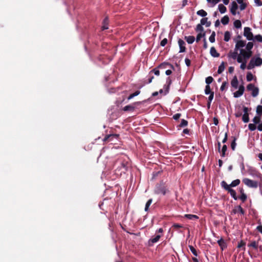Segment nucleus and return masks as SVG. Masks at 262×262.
<instances>
[{"label": "nucleus", "instance_id": "obj_43", "mask_svg": "<svg viewBox=\"0 0 262 262\" xmlns=\"http://www.w3.org/2000/svg\"><path fill=\"white\" fill-rule=\"evenodd\" d=\"M160 237H161L160 235H157L155 237L151 238L150 241L152 243H157L158 241H159Z\"/></svg>", "mask_w": 262, "mask_h": 262}, {"label": "nucleus", "instance_id": "obj_35", "mask_svg": "<svg viewBox=\"0 0 262 262\" xmlns=\"http://www.w3.org/2000/svg\"><path fill=\"white\" fill-rule=\"evenodd\" d=\"M255 66V65L254 64V59L252 58L250 60V62L249 63V64L247 66V69L249 70H251V69H252L253 68H254Z\"/></svg>", "mask_w": 262, "mask_h": 262}, {"label": "nucleus", "instance_id": "obj_2", "mask_svg": "<svg viewBox=\"0 0 262 262\" xmlns=\"http://www.w3.org/2000/svg\"><path fill=\"white\" fill-rule=\"evenodd\" d=\"M221 186L226 191H228L231 195V196L235 200H237L238 199V196L236 195V191L230 187V186H228V184L224 181H223L221 183Z\"/></svg>", "mask_w": 262, "mask_h": 262}, {"label": "nucleus", "instance_id": "obj_1", "mask_svg": "<svg viewBox=\"0 0 262 262\" xmlns=\"http://www.w3.org/2000/svg\"><path fill=\"white\" fill-rule=\"evenodd\" d=\"M154 192L155 193L157 194L165 195L167 193L169 192L167 184L163 181H160L156 185Z\"/></svg>", "mask_w": 262, "mask_h": 262}, {"label": "nucleus", "instance_id": "obj_26", "mask_svg": "<svg viewBox=\"0 0 262 262\" xmlns=\"http://www.w3.org/2000/svg\"><path fill=\"white\" fill-rule=\"evenodd\" d=\"M240 182H241L240 180L236 179V180L233 181L230 185H228V186H230V188L233 187H236L240 184Z\"/></svg>", "mask_w": 262, "mask_h": 262}, {"label": "nucleus", "instance_id": "obj_58", "mask_svg": "<svg viewBox=\"0 0 262 262\" xmlns=\"http://www.w3.org/2000/svg\"><path fill=\"white\" fill-rule=\"evenodd\" d=\"M254 39L259 42L262 41V36L260 34L256 35L254 37Z\"/></svg>", "mask_w": 262, "mask_h": 262}, {"label": "nucleus", "instance_id": "obj_52", "mask_svg": "<svg viewBox=\"0 0 262 262\" xmlns=\"http://www.w3.org/2000/svg\"><path fill=\"white\" fill-rule=\"evenodd\" d=\"M213 81V78L211 76H208L206 78V83L207 85H209Z\"/></svg>", "mask_w": 262, "mask_h": 262}, {"label": "nucleus", "instance_id": "obj_55", "mask_svg": "<svg viewBox=\"0 0 262 262\" xmlns=\"http://www.w3.org/2000/svg\"><path fill=\"white\" fill-rule=\"evenodd\" d=\"M152 73H154L157 76H159L160 75V71L157 68H155L151 70L149 72V74H150Z\"/></svg>", "mask_w": 262, "mask_h": 262}, {"label": "nucleus", "instance_id": "obj_53", "mask_svg": "<svg viewBox=\"0 0 262 262\" xmlns=\"http://www.w3.org/2000/svg\"><path fill=\"white\" fill-rule=\"evenodd\" d=\"M227 146L226 145H224L223 146V147H222V154H221V156L222 157H225V152L226 151H227Z\"/></svg>", "mask_w": 262, "mask_h": 262}, {"label": "nucleus", "instance_id": "obj_46", "mask_svg": "<svg viewBox=\"0 0 262 262\" xmlns=\"http://www.w3.org/2000/svg\"><path fill=\"white\" fill-rule=\"evenodd\" d=\"M246 79L248 81H251L253 79V75L251 72H248Z\"/></svg>", "mask_w": 262, "mask_h": 262}, {"label": "nucleus", "instance_id": "obj_57", "mask_svg": "<svg viewBox=\"0 0 262 262\" xmlns=\"http://www.w3.org/2000/svg\"><path fill=\"white\" fill-rule=\"evenodd\" d=\"M168 42V40L167 38H165L163 40H161L160 42V45L162 47H164Z\"/></svg>", "mask_w": 262, "mask_h": 262}, {"label": "nucleus", "instance_id": "obj_16", "mask_svg": "<svg viewBox=\"0 0 262 262\" xmlns=\"http://www.w3.org/2000/svg\"><path fill=\"white\" fill-rule=\"evenodd\" d=\"M119 137L118 135L117 134H110L106 135L104 139H103V141L104 142H106L107 141H111L113 139V138H117Z\"/></svg>", "mask_w": 262, "mask_h": 262}, {"label": "nucleus", "instance_id": "obj_63", "mask_svg": "<svg viewBox=\"0 0 262 262\" xmlns=\"http://www.w3.org/2000/svg\"><path fill=\"white\" fill-rule=\"evenodd\" d=\"M210 95L208 97V101H209V102H211L212 100H213V97H214V92H212L211 93L209 94Z\"/></svg>", "mask_w": 262, "mask_h": 262}, {"label": "nucleus", "instance_id": "obj_37", "mask_svg": "<svg viewBox=\"0 0 262 262\" xmlns=\"http://www.w3.org/2000/svg\"><path fill=\"white\" fill-rule=\"evenodd\" d=\"M140 93V91H136L135 93L130 94L127 98V99L128 100H130L131 99H132L133 98H134V97L135 96H138L139 94Z\"/></svg>", "mask_w": 262, "mask_h": 262}, {"label": "nucleus", "instance_id": "obj_60", "mask_svg": "<svg viewBox=\"0 0 262 262\" xmlns=\"http://www.w3.org/2000/svg\"><path fill=\"white\" fill-rule=\"evenodd\" d=\"M246 63H247V61L244 60V62H243L240 66V68L242 70H245L246 68Z\"/></svg>", "mask_w": 262, "mask_h": 262}, {"label": "nucleus", "instance_id": "obj_62", "mask_svg": "<svg viewBox=\"0 0 262 262\" xmlns=\"http://www.w3.org/2000/svg\"><path fill=\"white\" fill-rule=\"evenodd\" d=\"M181 116V114L177 113V114H176L175 115H174L173 116L172 118H173V119H174L176 120H178L180 118Z\"/></svg>", "mask_w": 262, "mask_h": 262}, {"label": "nucleus", "instance_id": "obj_27", "mask_svg": "<svg viewBox=\"0 0 262 262\" xmlns=\"http://www.w3.org/2000/svg\"><path fill=\"white\" fill-rule=\"evenodd\" d=\"M225 63L223 61L221 63V64L220 65V66L219 67L218 70H217L218 74H220L224 71L225 68Z\"/></svg>", "mask_w": 262, "mask_h": 262}, {"label": "nucleus", "instance_id": "obj_10", "mask_svg": "<svg viewBox=\"0 0 262 262\" xmlns=\"http://www.w3.org/2000/svg\"><path fill=\"white\" fill-rule=\"evenodd\" d=\"M246 41L239 40H237L236 42L234 50L237 51L241 48H243L246 46Z\"/></svg>", "mask_w": 262, "mask_h": 262}, {"label": "nucleus", "instance_id": "obj_42", "mask_svg": "<svg viewBox=\"0 0 262 262\" xmlns=\"http://www.w3.org/2000/svg\"><path fill=\"white\" fill-rule=\"evenodd\" d=\"M256 113L258 116H261L262 115V106L258 105L256 107Z\"/></svg>", "mask_w": 262, "mask_h": 262}, {"label": "nucleus", "instance_id": "obj_51", "mask_svg": "<svg viewBox=\"0 0 262 262\" xmlns=\"http://www.w3.org/2000/svg\"><path fill=\"white\" fill-rule=\"evenodd\" d=\"M212 92L211 91L210 86L209 85H206L205 89V93L206 95L211 93Z\"/></svg>", "mask_w": 262, "mask_h": 262}, {"label": "nucleus", "instance_id": "obj_45", "mask_svg": "<svg viewBox=\"0 0 262 262\" xmlns=\"http://www.w3.org/2000/svg\"><path fill=\"white\" fill-rule=\"evenodd\" d=\"M205 36V32L199 33L196 36V41L199 42L201 38L202 37H204Z\"/></svg>", "mask_w": 262, "mask_h": 262}, {"label": "nucleus", "instance_id": "obj_34", "mask_svg": "<svg viewBox=\"0 0 262 262\" xmlns=\"http://www.w3.org/2000/svg\"><path fill=\"white\" fill-rule=\"evenodd\" d=\"M252 121L255 124L259 123L261 121V116H255L254 117V118L253 119Z\"/></svg>", "mask_w": 262, "mask_h": 262}, {"label": "nucleus", "instance_id": "obj_31", "mask_svg": "<svg viewBox=\"0 0 262 262\" xmlns=\"http://www.w3.org/2000/svg\"><path fill=\"white\" fill-rule=\"evenodd\" d=\"M232 138L233 139V140L231 143V148L233 150H234L236 145V138L235 137H232Z\"/></svg>", "mask_w": 262, "mask_h": 262}, {"label": "nucleus", "instance_id": "obj_14", "mask_svg": "<svg viewBox=\"0 0 262 262\" xmlns=\"http://www.w3.org/2000/svg\"><path fill=\"white\" fill-rule=\"evenodd\" d=\"M168 66L170 67L173 70L174 69V68L172 64H171V63H170L169 62H164L161 63L160 64H159L157 68L160 69H166V68H167V67Z\"/></svg>", "mask_w": 262, "mask_h": 262}, {"label": "nucleus", "instance_id": "obj_6", "mask_svg": "<svg viewBox=\"0 0 262 262\" xmlns=\"http://www.w3.org/2000/svg\"><path fill=\"white\" fill-rule=\"evenodd\" d=\"M244 35L248 40H253V35L251 31V28L249 27L244 28Z\"/></svg>", "mask_w": 262, "mask_h": 262}, {"label": "nucleus", "instance_id": "obj_54", "mask_svg": "<svg viewBox=\"0 0 262 262\" xmlns=\"http://www.w3.org/2000/svg\"><path fill=\"white\" fill-rule=\"evenodd\" d=\"M228 84V83L227 81H224L222 83V85L221 86V88H220V90L222 91H223L224 90H225V89L227 88V85Z\"/></svg>", "mask_w": 262, "mask_h": 262}, {"label": "nucleus", "instance_id": "obj_56", "mask_svg": "<svg viewBox=\"0 0 262 262\" xmlns=\"http://www.w3.org/2000/svg\"><path fill=\"white\" fill-rule=\"evenodd\" d=\"M236 59L238 63H242L243 62H244V58L241 54L237 55Z\"/></svg>", "mask_w": 262, "mask_h": 262}, {"label": "nucleus", "instance_id": "obj_40", "mask_svg": "<svg viewBox=\"0 0 262 262\" xmlns=\"http://www.w3.org/2000/svg\"><path fill=\"white\" fill-rule=\"evenodd\" d=\"M238 199H240L243 203H244L247 199V195L246 193L242 194L238 197Z\"/></svg>", "mask_w": 262, "mask_h": 262}, {"label": "nucleus", "instance_id": "obj_59", "mask_svg": "<svg viewBox=\"0 0 262 262\" xmlns=\"http://www.w3.org/2000/svg\"><path fill=\"white\" fill-rule=\"evenodd\" d=\"M239 4H240L239 8H240L241 10L242 11L246 9V8L247 7V4L246 3H244V2H243L242 3H241Z\"/></svg>", "mask_w": 262, "mask_h": 262}, {"label": "nucleus", "instance_id": "obj_17", "mask_svg": "<svg viewBox=\"0 0 262 262\" xmlns=\"http://www.w3.org/2000/svg\"><path fill=\"white\" fill-rule=\"evenodd\" d=\"M238 81L237 80V78L236 76H234L232 80H231V85L234 89H237L238 88Z\"/></svg>", "mask_w": 262, "mask_h": 262}, {"label": "nucleus", "instance_id": "obj_3", "mask_svg": "<svg viewBox=\"0 0 262 262\" xmlns=\"http://www.w3.org/2000/svg\"><path fill=\"white\" fill-rule=\"evenodd\" d=\"M243 182L250 188H256L258 186V183L256 181L252 180L248 178H244Z\"/></svg>", "mask_w": 262, "mask_h": 262}, {"label": "nucleus", "instance_id": "obj_47", "mask_svg": "<svg viewBox=\"0 0 262 262\" xmlns=\"http://www.w3.org/2000/svg\"><path fill=\"white\" fill-rule=\"evenodd\" d=\"M215 32L213 31L211 35L210 36L209 38V41L213 43L215 41Z\"/></svg>", "mask_w": 262, "mask_h": 262}, {"label": "nucleus", "instance_id": "obj_38", "mask_svg": "<svg viewBox=\"0 0 262 262\" xmlns=\"http://www.w3.org/2000/svg\"><path fill=\"white\" fill-rule=\"evenodd\" d=\"M234 26L236 28H240L242 27V24L239 20H236L234 21Z\"/></svg>", "mask_w": 262, "mask_h": 262}, {"label": "nucleus", "instance_id": "obj_64", "mask_svg": "<svg viewBox=\"0 0 262 262\" xmlns=\"http://www.w3.org/2000/svg\"><path fill=\"white\" fill-rule=\"evenodd\" d=\"M172 227L174 229H179V228H182L183 226L179 224H174L172 226Z\"/></svg>", "mask_w": 262, "mask_h": 262}, {"label": "nucleus", "instance_id": "obj_21", "mask_svg": "<svg viewBox=\"0 0 262 262\" xmlns=\"http://www.w3.org/2000/svg\"><path fill=\"white\" fill-rule=\"evenodd\" d=\"M210 53L211 55L214 57H218L220 56V54L216 51L214 47H212L210 48Z\"/></svg>", "mask_w": 262, "mask_h": 262}, {"label": "nucleus", "instance_id": "obj_20", "mask_svg": "<svg viewBox=\"0 0 262 262\" xmlns=\"http://www.w3.org/2000/svg\"><path fill=\"white\" fill-rule=\"evenodd\" d=\"M248 247H252L255 250H257L258 248V242L253 241L251 242L250 243L248 244Z\"/></svg>", "mask_w": 262, "mask_h": 262}, {"label": "nucleus", "instance_id": "obj_22", "mask_svg": "<svg viewBox=\"0 0 262 262\" xmlns=\"http://www.w3.org/2000/svg\"><path fill=\"white\" fill-rule=\"evenodd\" d=\"M217 243L222 250L227 247L226 244L223 238L218 240Z\"/></svg>", "mask_w": 262, "mask_h": 262}, {"label": "nucleus", "instance_id": "obj_48", "mask_svg": "<svg viewBox=\"0 0 262 262\" xmlns=\"http://www.w3.org/2000/svg\"><path fill=\"white\" fill-rule=\"evenodd\" d=\"M246 245V243L243 240L241 241L239 243H238V245L237 246V248H241L243 247V250H245V246Z\"/></svg>", "mask_w": 262, "mask_h": 262}, {"label": "nucleus", "instance_id": "obj_36", "mask_svg": "<svg viewBox=\"0 0 262 262\" xmlns=\"http://www.w3.org/2000/svg\"><path fill=\"white\" fill-rule=\"evenodd\" d=\"M189 248L190 250V251L192 253V254L195 256H198V252L191 245H189Z\"/></svg>", "mask_w": 262, "mask_h": 262}, {"label": "nucleus", "instance_id": "obj_49", "mask_svg": "<svg viewBox=\"0 0 262 262\" xmlns=\"http://www.w3.org/2000/svg\"><path fill=\"white\" fill-rule=\"evenodd\" d=\"M253 47V43L252 42H248L246 45V50L247 51H251V49Z\"/></svg>", "mask_w": 262, "mask_h": 262}, {"label": "nucleus", "instance_id": "obj_28", "mask_svg": "<svg viewBox=\"0 0 262 262\" xmlns=\"http://www.w3.org/2000/svg\"><path fill=\"white\" fill-rule=\"evenodd\" d=\"M218 9L221 13H224L227 11L226 7L225 6H224L223 4H221L219 5Z\"/></svg>", "mask_w": 262, "mask_h": 262}, {"label": "nucleus", "instance_id": "obj_13", "mask_svg": "<svg viewBox=\"0 0 262 262\" xmlns=\"http://www.w3.org/2000/svg\"><path fill=\"white\" fill-rule=\"evenodd\" d=\"M109 19L108 16H106L102 21V26L101 27L102 30H104L108 29Z\"/></svg>", "mask_w": 262, "mask_h": 262}, {"label": "nucleus", "instance_id": "obj_30", "mask_svg": "<svg viewBox=\"0 0 262 262\" xmlns=\"http://www.w3.org/2000/svg\"><path fill=\"white\" fill-rule=\"evenodd\" d=\"M229 18L228 16V15H225L222 19H221V23L224 25H227L229 23Z\"/></svg>", "mask_w": 262, "mask_h": 262}, {"label": "nucleus", "instance_id": "obj_15", "mask_svg": "<svg viewBox=\"0 0 262 262\" xmlns=\"http://www.w3.org/2000/svg\"><path fill=\"white\" fill-rule=\"evenodd\" d=\"M238 212H240V213L243 215H244L245 213L244 210L243 209L241 205H238L235 207V208L232 210V212L234 214H236Z\"/></svg>", "mask_w": 262, "mask_h": 262}, {"label": "nucleus", "instance_id": "obj_41", "mask_svg": "<svg viewBox=\"0 0 262 262\" xmlns=\"http://www.w3.org/2000/svg\"><path fill=\"white\" fill-rule=\"evenodd\" d=\"M152 199H150L146 202V205H145V211H147L148 210L149 207L150 206V205L152 203Z\"/></svg>", "mask_w": 262, "mask_h": 262}, {"label": "nucleus", "instance_id": "obj_11", "mask_svg": "<svg viewBox=\"0 0 262 262\" xmlns=\"http://www.w3.org/2000/svg\"><path fill=\"white\" fill-rule=\"evenodd\" d=\"M178 44L180 48V53H183L186 51L185 42L181 39L178 40Z\"/></svg>", "mask_w": 262, "mask_h": 262}, {"label": "nucleus", "instance_id": "obj_50", "mask_svg": "<svg viewBox=\"0 0 262 262\" xmlns=\"http://www.w3.org/2000/svg\"><path fill=\"white\" fill-rule=\"evenodd\" d=\"M248 128L251 131H254L256 128V126L254 123H250L248 125Z\"/></svg>", "mask_w": 262, "mask_h": 262}, {"label": "nucleus", "instance_id": "obj_44", "mask_svg": "<svg viewBox=\"0 0 262 262\" xmlns=\"http://www.w3.org/2000/svg\"><path fill=\"white\" fill-rule=\"evenodd\" d=\"M195 31L196 32H201L200 33H202L204 32V28L201 24H198L195 28Z\"/></svg>", "mask_w": 262, "mask_h": 262}, {"label": "nucleus", "instance_id": "obj_9", "mask_svg": "<svg viewBox=\"0 0 262 262\" xmlns=\"http://www.w3.org/2000/svg\"><path fill=\"white\" fill-rule=\"evenodd\" d=\"M172 83V80L170 77H168L166 79V83L164 85V89L165 90V95L167 94L169 92V87Z\"/></svg>", "mask_w": 262, "mask_h": 262}, {"label": "nucleus", "instance_id": "obj_61", "mask_svg": "<svg viewBox=\"0 0 262 262\" xmlns=\"http://www.w3.org/2000/svg\"><path fill=\"white\" fill-rule=\"evenodd\" d=\"M207 20H208V18H207V17L203 18L201 20V24H200L201 25H202V26L203 25H205V24L207 23Z\"/></svg>", "mask_w": 262, "mask_h": 262}, {"label": "nucleus", "instance_id": "obj_19", "mask_svg": "<svg viewBox=\"0 0 262 262\" xmlns=\"http://www.w3.org/2000/svg\"><path fill=\"white\" fill-rule=\"evenodd\" d=\"M238 55L237 51L234 50V52L230 51L228 54V57L229 58H232L235 59Z\"/></svg>", "mask_w": 262, "mask_h": 262}, {"label": "nucleus", "instance_id": "obj_12", "mask_svg": "<svg viewBox=\"0 0 262 262\" xmlns=\"http://www.w3.org/2000/svg\"><path fill=\"white\" fill-rule=\"evenodd\" d=\"M238 6L235 1L232 2L230 8V12L232 15H235L236 14V11L238 9Z\"/></svg>", "mask_w": 262, "mask_h": 262}, {"label": "nucleus", "instance_id": "obj_18", "mask_svg": "<svg viewBox=\"0 0 262 262\" xmlns=\"http://www.w3.org/2000/svg\"><path fill=\"white\" fill-rule=\"evenodd\" d=\"M118 162L120 163L121 168L124 169L125 170H127V165H128V162L126 161L125 160H121L120 159L118 161Z\"/></svg>", "mask_w": 262, "mask_h": 262}, {"label": "nucleus", "instance_id": "obj_33", "mask_svg": "<svg viewBox=\"0 0 262 262\" xmlns=\"http://www.w3.org/2000/svg\"><path fill=\"white\" fill-rule=\"evenodd\" d=\"M196 14L198 15L201 16L202 17H205L207 15V12L203 9L198 11L196 12Z\"/></svg>", "mask_w": 262, "mask_h": 262}, {"label": "nucleus", "instance_id": "obj_32", "mask_svg": "<svg viewBox=\"0 0 262 262\" xmlns=\"http://www.w3.org/2000/svg\"><path fill=\"white\" fill-rule=\"evenodd\" d=\"M230 37H231V34H230V32L226 31L224 34V40L225 41H228L230 39Z\"/></svg>", "mask_w": 262, "mask_h": 262}, {"label": "nucleus", "instance_id": "obj_8", "mask_svg": "<svg viewBox=\"0 0 262 262\" xmlns=\"http://www.w3.org/2000/svg\"><path fill=\"white\" fill-rule=\"evenodd\" d=\"M245 91V87L243 85L239 86L238 90L234 93L233 95L235 98H238L242 96Z\"/></svg>", "mask_w": 262, "mask_h": 262}, {"label": "nucleus", "instance_id": "obj_4", "mask_svg": "<svg viewBox=\"0 0 262 262\" xmlns=\"http://www.w3.org/2000/svg\"><path fill=\"white\" fill-rule=\"evenodd\" d=\"M247 90L248 91H252L251 95L255 97L259 93V89L257 87H255L254 85L252 83H250L247 86Z\"/></svg>", "mask_w": 262, "mask_h": 262}, {"label": "nucleus", "instance_id": "obj_25", "mask_svg": "<svg viewBox=\"0 0 262 262\" xmlns=\"http://www.w3.org/2000/svg\"><path fill=\"white\" fill-rule=\"evenodd\" d=\"M184 38L189 44L192 43L195 40V38L193 36H185Z\"/></svg>", "mask_w": 262, "mask_h": 262}, {"label": "nucleus", "instance_id": "obj_23", "mask_svg": "<svg viewBox=\"0 0 262 262\" xmlns=\"http://www.w3.org/2000/svg\"><path fill=\"white\" fill-rule=\"evenodd\" d=\"M135 109V106H134L133 105H126L125 106H124L123 108V110L125 112H127V111H134Z\"/></svg>", "mask_w": 262, "mask_h": 262}, {"label": "nucleus", "instance_id": "obj_7", "mask_svg": "<svg viewBox=\"0 0 262 262\" xmlns=\"http://www.w3.org/2000/svg\"><path fill=\"white\" fill-rule=\"evenodd\" d=\"M240 53L242 55L244 60L247 61L252 55V52L249 51H246L244 49L240 50Z\"/></svg>", "mask_w": 262, "mask_h": 262}, {"label": "nucleus", "instance_id": "obj_29", "mask_svg": "<svg viewBox=\"0 0 262 262\" xmlns=\"http://www.w3.org/2000/svg\"><path fill=\"white\" fill-rule=\"evenodd\" d=\"M254 63L255 66H260L262 64V58L260 57H257L254 60Z\"/></svg>", "mask_w": 262, "mask_h": 262}, {"label": "nucleus", "instance_id": "obj_39", "mask_svg": "<svg viewBox=\"0 0 262 262\" xmlns=\"http://www.w3.org/2000/svg\"><path fill=\"white\" fill-rule=\"evenodd\" d=\"M188 125V121L185 119H182L181 122L179 124V126L180 127H184Z\"/></svg>", "mask_w": 262, "mask_h": 262}, {"label": "nucleus", "instance_id": "obj_24", "mask_svg": "<svg viewBox=\"0 0 262 262\" xmlns=\"http://www.w3.org/2000/svg\"><path fill=\"white\" fill-rule=\"evenodd\" d=\"M184 217L191 220H198L199 219V216L196 215L190 214H186L184 215Z\"/></svg>", "mask_w": 262, "mask_h": 262}, {"label": "nucleus", "instance_id": "obj_5", "mask_svg": "<svg viewBox=\"0 0 262 262\" xmlns=\"http://www.w3.org/2000/svg\"><path fill=\"white\" fill-rule=\"evenodd\" d=\"M243 109L244 113L242 116V120L244 122L247 123L249 121V112L251 110V108H249L245 106H243Z\"/></svg>", "mask_w": 262, "mask_h": 262}]
</instances>
